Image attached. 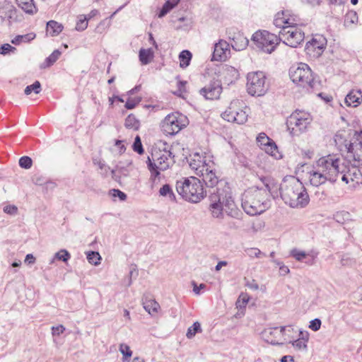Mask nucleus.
Returning <instances> with one entry per match:
<instances>
[{
  "instance_id": "obj_1",
  "label": "nucleus",
  "mask_w": 362,
  "mask_h": 362,
  "mask_svg": "<svg viewBox=\"0 0 362 362\" xmlns=\"http://www.w3.org/2000/svg\"><path fill=\"white\" fill-rule=\"evenodd\" d=\"M342 173H344V168L339 156L329 154L317 160L307 175L310 185L318 187L327 182H336Z\"/></svg>"
},
{
  "instance_id": "obj_2",
  "label": "nucleus",
  "mask_w": 362,
  "mask_h": 362,
  "mask_svg": "<svg viewBox=\"0 0 362 362\" xmlns=\"http://www.w3.org/2000/svg\"><path fill=\"white\" fill-rule=\"evenodd\" d=\"M209 193V210L213 218L223 219L224 210L228 216L237 220L242 219L243 213L236 207L229 186L224 185L223 187L216 188L214 192Z\"/></svg>"
},
{
  "instance_id": "obj_3",
  "label": "nucleus",
  "mask_w": 362,
  "mask_h": 362,
  "mask_svg": "<svg viewBox=\"0 0 362 362\" xmlns=\"http://www.w3.org/2000/svg\"><path fill=\"white\" fill-rule=\"evenodd\" d=\"M261 180L265 188L253 187L245 190L242 195L241 206L250 216L259 215L269 207V179L264 177Z\"/></svg>"
},
{
  "instance_id": "obj_4",
  "label": "nucleus",
  "mask_w": 362,
  "mask_h": 362,
  "mask_svg": "<svg viewBox=\"0 0 362 362\" xmlns=\"http://www.w3.org/2000/svg\"><path fill=\"white\" fill-rule=\"evenodd\" d=\"M281 197L291 208L302 209L310 202V197L303 183L293 177L284 180L280 186Z\"/></svg>"
},
{
  "instance_id": "obj_5",
  "label": "nucleus",
  "mask_w": 362,
  "mask_h": 362,
  "mask_svg": "<svg viewBox=\"0 0 362 362\" xmlns=\"http://www.w3.org/2000/svg\"><path fill=\"white\" fill-rule=\"evenodd\" d=\"M175 156L170 150L155 149L151 153V158L148 157L147 167L151 173L150 180L155 182L160 175V171H164L170 168L175 163Z\"/></svg>"
},
{
  "instance_id": "obj_6",
  "label": "nucleus",
  "mask_w": 362,
  "mask_h": 362,
  "mask_svg": "<svg viewBox=\"0 0 362 362\" xmlns=\"http://www.w3.org/2000/svg\"><path fill=\"white\" fill-rule=\"evenodd\" d=\"M177 192L186 201L198 203L206 195L201 181L195 177L182 178L176 182Z\"/></svg>"
},
{
  "instance_id": "obj_7",
  "label": "nucleus",
  "mask_w": 362,
  "mask_h": 362,
  "mask_svg": "<svg viewBox=\"0 0 362 362\" xmlns=\"http://www.w3.org/2000/svg\"><path fill=\"white\" fill-rule=\"evenodd\" d=\"M289 76L294 83L308 92L313 93L320 88V81L315 79L311 69L306 64L300 63L297 66L291 67Z\"/></svg>"
},
{
  "instance_id": "obj_8",
  "label": "nucleus",
  "mask_w": 362,
  "mask_h": 362,
  "mask_svg": "<svg viewBox=\"0 0 362 362\" xmlns=\"http://www.w3.org/2000/svg\"><path fill=\"white\" fill-rule=\"evenodd\" d=\"M247 91L252 96H262L269 89L267 77L262 71L250 72L247 75Z\"/></svg>"
},
{
  "instance_id": "obj_9",
  "label": "nucleus",
  "mask_w": 362,
  "mask_h": 362,
  "mask_svg": "<svg viewBox=\"0 0 362 362\" xmlns=\"http://www.w3.org/2000/svg\"><path fill=\"white\" fill-rule=\"evenodd\" d=\"M255 46L265 53H272L281 41V38L267 30H258L252 37Z\"/></svg>"
},
{
  "instance_id": "obj_10",
  "label": "nucleus",
  "mask_w": 362,
  "mask_h": 362,
  "mask_svg": "<svg viewBox=\"0 0 362 362\" xmlns=\"http://www.w3.org/2000/svg\"><path fill=\"white\" fill-rule=\"evenodd\" d=\"M311 121L312 118L308 112L296 110L288 118L286 124L293 136H298L307 129Z\"/></svg>"
},
{
  "instance_id": "obj_11",
  "label": "nucleus",
  "mask_w": 362,
  "mask_h": 362,
  "mask_svg": "<svg viewBox=\"0 0 362 362\" xmlns=\"http://www.w3.org/2000/svg\"><path fill=\"white\" fill-rule=\"evenodd\" d=\"M188 124L187 117L177 112L167 115L161 124L162 131L168 135H175Z\"/></svg>"
},
{
  "instance_id": "obj_12",
  "label": "nucleus",
  "mask_w": 362,
  "mask_h": 362,
  "mask_svg": "<svg viewBox=\"0 0 362 362\" xmlns=\"http://www.w3.org/2000/svg\"><path fill=\"white\" fill-rule=\"evenodd\" d=\"M297 24L284 27L279 32L281 41L291 47H297L305 38L304 32Z\"/></svg>"
},
{
  "instance_id": "obj_13",
  "label": "nucleus",
  "mask_w": 362,
  "mask_h": 362,
  "mask_svg": "<svg viewBox=\"0 0 362 362\" xmlns=\"http://www.w3.org/2000/svg\"><path fill=\"white\" fill-rule=\"evenodd\" d=\"M199 177L202 179L206 187L212 189V191L210 190L209 192H214L215 187H216V188H222L224 187V185L228 186L227 182L220 180L219 176L217 175L216 170L215 169L214 162H211Z\"/></svg>"
},
{
  "instance_id": "obj_14",
  "label": "nucleus",
  "mask_w": 362,
  "mask_h": 362,
  "mask_svg": "<svg viewBox=\"0 0 362 362\" xmlns=\"http://www.w3.org/2000/svg\"><path fill=\"white\" fill-rule=\"evenodd\" d=\"M239 104L238 100L232 101L230 106L222 113L223 119L230 122L244 124L247 120V114L238 107Z\"/></svg>"
},
{
  "instance_id": "obj_15",
  "label": "nucleus",
  "mask_w": 362,
  "mask_h": 362,
  "mask_svg": "<svg viewBox=\"0 0 362 362\" xmlns=\"http://www.w3.org/2000/svg\"><path fill=\"white\" fill-rule=\"evenodd\" d=\"M327 43V40L322 35L316 34L306 43L305 50L310 57L318 58L325 51Z\"/></svg>"
},
{
  "instance_id": "obj_16",
  "label": "nucleus",
  "mask_w": 362,
  "mask_h": 362,
  "mask_svg": "<svg viewBox=\"0 0 362 362\" xmlns=\"http://www.w3.org/2000/svg\"><path fill=\"white\" fill-rule=\"evenodd\" d=\"M222 90L221 81L219 80H212L199 90V94L206 100H213L220 98Z\"/></svg>"
},
{
  "instance_id": "obj_17",
  "label": "nucleus",
  "mask_w": 362,
  "mask_h": 362,
  "mask_svg": "<svg viewBox=\"0 0 362 362\" xmlns=\"http://www.w3.org/2000/svg\"><path fill=\"white\" fill-rule=\"evenodd\" d=\"M317 255L318 252L313 250L306 252L297 248H293L290 251L291 257H293L297 262H304L308 266L315 264Z\"/></svg>"
},
{
  "instance_id": "obj_18",
  "label": "nucleus",
  "mask_w": 362,
  "mask_h": 362,
  "mask_svg": "<svg viewBox=\"0 0 362 362\" xmlns=\"http://www.w3.org/2000/svg\"><path fill=\"white\" fill-rule=\"evenodd\" d=\"M230 54V44L226 40H220L214 45L212 61H225Z\"/></svg>"
},
{
  "instance_id": "obj_19",
  "label": "nucleus",
  "mask_w": 362,
  "mask_h": 362,
  "mask_svg": "<svg viewBox=\"0 0 362 362\" xmlns=\"http://www.w3.org/2000/svg\"><path fill=\"white\" fill-rule=\"evenodd\" d=\"M212 161L206 162L205 158H203L199 153H194L189 160V166L194 173L199 176L204 171Z\"/></svg>"
},
{
  "instance_id": "obj_20",
  "label": "nucleus",
  "mask_w": 362,
  "mask_h": 362,
  "mask_svg": "<svg viewBox=\"0 0 362 362\" xmlns=\"http://www.w3.org/2000/svg\"><path fill=\"white\" fill-rule=\"evenodd\" d=\"M220 73L223 82L227 85L235 83L240 76L239 71L237 69L226 64L222 66Z\"/></svg>"
},
{
  "instance_id": "obj_21",
  "label": "nucleus",
  "mask_w": 362,
  "mask_h": 362,
  "mask_svg": "<svg viewBox=\"0 0 362 362\" xmlns=\"http://www.w3.org/2000/svg\"><path fill=\"white\" fill-rule=\"evenodd\" d=\"M228 35L231 40L230 45L233 49L236 51L243 50L248 45V39L242 33L238 31L231 36V33L229 32Z\"/></svg>"
},
{
  "instance_id": "obj_22",
  "label": "nucleus",
  "mask_w": 362,
  "mask_h": 362,
  "mask_svg": "<svg viewBox=\"0 0 362 362\" xmlns=\"http://www.w3.org/2000/svg\"><path fill=\"white\" fill-rule=\"evenodd\" d=\"M345 146L348 153L351 154L350 156L353 157L355 161H358V163L362 165V140H356Z\"/></svg>"
},
{
  "instance_id": "obj_23",
  "label": "nucleus",
  "mask_w": 362,
  "mask_h": 362,
  "mask_svg": "<svg viewBox=\"0 0 362 362\" xmlns=\"http://www.w3.org/2000/svg\"><path fill=\"white\" fill-rule=\"evenodd\" d=\"M288 11H282L278 12L274 20V25L276 27L281 28L286 27V25H291V24H298L297 20L295 18H289Z\"/></svg>"
},
{
  "instance_id": "obj_24",
  "label": "nucleus",
  "mask_w": 362,
  "mask_h": 362,
  "mask_svg": "<svg viewBox=\"0 0 362 362\" xmlns=\"http://www.w3.org/2000/svg\"><path fill=\"white\" fill-rule=\"evenodd\" d=\"M344 173H340L341 175V180L346 184L350 182L358 183L361 179V172L358 168H352L351 169H348L346 171V167L344 165Z\"/></svg>"
},
{
  "instance_id": "obj_25",
  "label": "nucleus",
  "mask_w": 362,
  "mask_h": 362,
  "mask_svg": "<svg viewBox=\"0 0 362 362\" xmlns=\"http://www.w3.org/2000/svg\"><path fill=\"white\" fill-rule=\"evenodd\" d=\"M309 340V333L307 331L299 332L298 338L293 341H291L293 346L298 351H307L308 342Z\"/></svg>"
},
{
  "instance_id": "obj_26",
  "label": "nucleus",
  "mask_w": 362,
  "mask_h": 362,
  "mask_svg": "<svg viewBox=\"0 0 362 362\" xmlns=\"http://www.w3.org/2000/svg\"><path fill=\"white\" fill-rule=\"evenodd\" d=\"M362 102V92L360 90H352L345 98L348 106L357 107Z\"/></svg>"
},
{
  "instance_id": "obj_27",
  "label": "nucleus",
  "mask_w": 362,
  "mask_h": 362,
  "mask_svg": "<svg viewBox=\"0 0 362 362\" xmlns=\"http://www.w3.org/2000/svg\"><path fill=\"white\" fill-rule=\"evenodd\" d=\"M18 6L25 13L33 14L37 12V8L33 0H16Z\"/></svg>"
},
{
  "instance_id": "obj_28",
  "label": "nucleus",
  "mask_w": 362,
  "mask_h": 362,
  "mask_svg": "<svg viewBox=\"0 0 362 362\" xmlns=\"http://www.w3.org/2000/svg\"><path fill=\"white\" fill-rule=\"evenodd\" d=\"M139 57L143 65L149 64L154 57V52L151 48L144 49L139 50Z\"/></svg>"
},
{
  "instance_id": "obj_29",
  "label": "nucleus",
  "mask_w": 362,
  "mask_h": 362,
  "mask_svg": "<svg viewBox=\"0 0 362 362\" xmlns=\"http://www.w3.org/2000/svg\"><path fill=\"white\" fill-rule=\"evenodd\" d=\"M143 306L145 310L148 312L151 315H153L157 313L158 309L160 308L159 303L154 299L145 298L143 300Z\"/></svg>"
},
{
  "instance_id": "obj_30",
  "label": "nucleus",
  "mask_w": 362,
  "mask_h": 362,
  "mask_svg": "<svg viewBox=\"0 0 362 362\" xmlns=\"http://www.w3.org/2000/svg\"><path fill=\"white\" fill-rule=\"evenodd\" d=\"M63 30V25L55 21H49L47 23V33L50 36L58 35Z\"/></svg>"
},
{
  "instance_id": "obj_31",
  "label": "nucleus",
  "mask_w": 362,
  "mask_h": 362,
  "mask_svg": "<svg viewBox=\"0 0 362 362\" xmlns=\"http://www.w3.org/2000/svg\"><path fill=\"white\" fill-rule=\"evenodd\" d=\"M192 54L189 50H183L179 54L180 66L186 68L189 65Z\"/></svg>"
},
{
  "instance_id": "obj_32",
  "label": "nucleus",
  "mask_w": 362,
  "mask_h": 362,
  "mask_svg": "<svg viewBox=\"0 0 362 362\" xmlns=\"http://www.w3.org/2000/svg\"><path fill=\"white\" fill-rule=\"evenodd\" d=\"M124 126L127 129L138 130L140 126V122L134 115L131 114L125 119Z\"/></svg>"
},
{
  "instance_id": "obj_33",
  "label": "nucleus",
  "mask_w": 362,
  "mask_h": 362,
  "mask_svg": "<svg viewBox=\"0 0 362 362\" xmlns=\"http://www.w3.org/2000/svg\"><path fill=\"white\" fill-rule=\"evenodd\" d=\"M35 34L33 33H28L25 35H17L12 40L11 42L14 45H20L22 42H29L34 40Z\"/></svg>"
},
{
  "instance_id": "obj_34",
  "label": "nucleus",
  "mask_w": 362,
  "mask_h": 362,
  "mask_svg": "<svg viewBox=\"0 0 362 362\" xmlns=\"http://www.w3.org/2000/svg\"><path fill=\"white\" fill-rule=\"evenodd\" d=\"M159 194L162 197H168L169 200L171 202H175L176 199V197L170 187V185L165 184L159 190Z\"/></svg>"
},
{
  "instance_id": "obj_35",
  "label": "nucleus",
  "mask_w": 362,
  "mask_h": 362,
  "mask_svg": "<svg viewBox=\"0 0 362 362\" xmlns=\"http://www.w3.org/2000/svg\"><path fill=\"white\" fill-rule=\"evenodd\" d=\"M94 164L98 166V170H99V173L103 177H107V175H109L110 173L114 174V173H115L114 170H110V168L109 166H107L104 163V161L99 160L97 162H94Z\"/></svg>"
},
{
  "instance_id": "obj_36",
  "label": "nucleus",
  "mask_w": 362,
  "mask_h": 362,
  "mask_svg": "<svg viewBox=\"0 0 362 362\" xmlns=\"http://www.w3.org/2000/svg\"><path fill=\"white\" fill-rule=\"evenodd\" d=\"M201 325L199 322H195L187 329L186 336L188 339L193 338L197 333L202 332Z\"/></svg>"
},
{
  "instance_id": "obj_37",
  "label": "nucleus",
  "mask_w": 362,
  "mask_h": 362,
  "mask_svg": "<svg viewBox=\"0 0 362 362\" xmlns=\"http://www.w3.org/2000/svg\"><path fill=\"white\" fill-rule=\"evenodd\" d=\"M350 214L347 211H338L334 215V219L339 223L344 224L350 219Z\"/></svg>"
},
{
  "instance_id": "obj_38",
  "label": "nucleus",
  "mask_w": 362,
  "mask_h": 362,
  "mask_svg": "<svg viewBox=\"0 0 362 362\" xmlns=\"http://www.w3.org/2000/svg\"><path fill=\"white\" fill-rule=\"evenodd\" d=\"M358 21V15L356 11H349L344 17V23L346 25L355 23Z\"/></svg>"
},
{
  "instance_id": "obj_39",
  "label": "nucleus",
  "mask_w": 362,
  "mask_h": 362,
  "mask_svg": "<svg viewBox=\"0 0 362 362\" xmlns=\"http://www.w3.org/2000/svg\"><path fill=\"white\" fill-rule=\"evenodd\" d=\"M264 150L266 153H267L268 154H270L272 156L278 158V148L273 141H272L271 143L264 146Z\"/></svg>"
},
{
  "instance_id": "obj_40",
  "label": "nucleus",
  "mask_w": 362,
  "mask_h": 362,
  "mask_svg": "<svg viewBox=\"0 0 362 362\" xmlns=\"http://www.w3.org/2000/svg\"><path fill=\"white\" fill-rule=\"evenodd\" d=\"M41 90V86L39 81H35L32 85L28 86L25 89V94L30 95L33 91L37 94Z\"/></svg>"
},
{
  "instance_id": "obj_41",
  "label": "nucleus",
  "mask_w": 362,
  "mask_h": 362,
  "mask_svg": "<svg viewBox=\"0 0 362 362\" xmlns=\"http://www.w3.org/2000/svg\"><path fill=\"white\" fill-rule=\"evenodd\" d=\"M61 52L58 49H55L46 59L45 63L47 66H50L59 58Z\"/></svg>"
},
{
  "instance_id": "obj_42",
  "label": "nucleus",
  "mask_w": 362,
  "mask_h": 362,
  "mask_svg": "<svg viewBox=\"0 0 362 362\" xmlns=\"http://www.w3.org/2000/svg\"><path fill=\"white\" fill-rule=\"evenodd\" d=\"M88 24V21L86 16H80L76 25V29L79 31L84 30Z\"/></svg>"
},
{
  "instance_id": "obj_43",
  "label": "nucleus",
  "mask_w": 362,
  "mask_h": 362,
  "mask_svg": "<svg viewBox=\"0 0 362 362\" xmlns=\"http://www.w3.org/2000/svg\"><path fill=\"white\" fill-rule=\"evenodd\" d=\"M71 258V255L66 250H61L54 255V259L66 262Z\"/></svg>"
},
{
  "instance_id": "obj_44",
  "label": "nucleus",
  "mask_w": 362,
  "mask_h": 362,
  "mask_svg": "<svg viewBox=\"0 0 362 362\" xmlns=\"http://www.w3.org/2000/svg\"><path fill=\"white\" fill-rule=\"evenodd\" d=\"M109 194L113 198L118 197L120 201H125L127 199V194L117 189H112L109 191Z\"/></svg>"
},
{
  "instance_id": "obj_45",
  "label": "nucleus",
  "mask_w": 362,
  "mask_h": 362,
  "mask_svg": "<svg viewBox=\"0 0 362 362\" xmlns=\"http://www.w3.org/2000/svg\"><path fill=\"white\" fill-rule=\"evenodd\" d=\"M133 150L139 154L144 153V148L139 136H136L132 145Z\"/></svg>"
},
{
  "instance_id": "obj_46",
  "label": "nucleus",
  "mask_w": 362,
  "mask_h": 362,
  "mask_svg": "<svg viewBox=\"0 0 362 362\" xmlns=\"http://www.w3.org/2000/svg\"><path fill=\"white\" fill-rule=\"evenodd\" d=\"M32 164V159L28 156H23L19 159V165L23 168L29 169Z\"/></svg>"
},
{
  "instance_id": "obj_47",
  "label": "nucleus",
  "mask_w": 362,
  "mask_h": 362,
  "mask_svg": "<svg viewBox=\"0 0 362 362\" xmlns=\"http://www.w3.org/2000/svg\"><path fill=\"white\" fill-rule=\"evenodd\" d=\"M141 100L140 97L129 98L125 103V107L128 110L134 109L141 102Z\"/></svg>"
},
{
  "instance_id": "obj_48",
  "label": "nucleus",
  "mask_w": 362,
  "mask_h": 362,
  "mask_svg": "<svg viewBox=\"0 0 362 362\" xmlns=\"http://www.w3.org/2000/svg\"><path fill=\"white\" fill-rule=\"evenodd\" d=\"M257 141L261 146H267L272 141L270 139L266 134L260 133L257 137Z\"/></svg>"
},
{
  "instance_id": "obj_49",
  "label": "nucleus",
  "mask_w": 362,
  "mask_h": 362,
  "mask_svg": "<svg viewBox=\"0 0 362 362\" xmlns=\"http://www.w3.org/2000/svg\"><path fill=\"white\" fill-rule=\"evenodd\" d=\"M16 50V49L9 44H4L0 47V54L3 55L13 53Z\"/></svg>"
},
{
  "instance_id": "obj_50",
  "label": "nucleus",
  "mask_w": 362,
  "mask_h": 362,
  "mask_svg": "<svg viewBox=\"0 0 362 362\" xmlns=\"http://www.w3.org/2000/svg\"><path fill=\"white\" fill-rule=\"evenodd\" d=\"M119 351L123 354L125 358H129L132 355V351L130 347L126 344H121L119 346Z\"/></svg>"
},
{
  "instance_id": "obj_51",
  "label": "nucleus",
  "mask_w": 362,
  "mask_h": 362,
  "mask_svg": "<svg viewBox=\"0 0 362 362\" xmlns=\"http://www.w3.org/2000/svg\"><path fill=\"white\" fill-rule=\"evenodd\" d=\"M173 8V7L169 2H165L158 13V17L162 18L165 16Z\"/></svg>"
},
{
  "instance_id": "obj_52",
  "label": "nucleus",
  "mask_w": 362,
  "mask_h": 362,
  "mask_svg": "<svg viewBox=\"0 0 362 362\" xmlns=\"http://www.w3.org/2000/svg\"><path fill=\"white\" fill-rule=\"evenodd\" d=\"M321 324V320L318 318H315L310 321L309 328L315 332L318 331L320 329Z\"/></svg>"
},
{
  "instance_id": "obj_53",
  "label": "nucleus",
  "mask_w": 362,
  "mask_h": 362,
  "mask_svg": "<svg viewBox=\"0 0 362 362\" xmlns=\"http://www.w3.org/2000/svg\"><path fill=\"white\" fill-rule=\"evenodd\" d=\"M341 263L343 266H352L356 263V261L348 255H343L341 259Z\"/></svg>"
},
{
  "instance_id": "obj_54",
  "label": "nucleus",
  "mask_w": 362,
  "mask_h": 362,
  "mask_svg": "<svg viewBox=\"0 0 362 362\" xmlns=\"http://www.w3.org/2000/svg\"><path fill=\"white\" fill-rule=\"evenodd\" d=\"M109 22L107 19L102 21L99 25L95 28V32L103 33L108 27Z\"/></svg>"
},
{
  "instance_id": "obj_55",
  "label": "nucleus",
  "mask_w": 362,
  "mask_h": 362,
  "mask_svg": "<svg viewBox=\"0 0 362 362\" xmlns=\"http://www.w3.org/2000/svg\"><path fill=\"white\" fill-rule=\"evenodd\" d=\"M4 211L10 215H16L18 213V208L15 205H6L4 207Z\"/></svg>"
},
{
  "instance_id": "obj_56",
  "label": "nucleus",
  "mask_w": 362,
  "mask_h": 362,
  "mask_svg": "<svg viewBox=\"0 0 362 362\" xmlns=\"http://www.w3.org/2000/svg\"><path fill=\"white\" fill-rule=\"evenodd\" d=\"M101 259L102 257L99 252L92 251V264H94L95 266L100 264Z\"/></svg>"
},
{
  "instance_id": "obj_57",
  "label": "nucleus",
  "mask_w": 362,
  "mask_h": 362,
  "mask_svg": "<svg viewBox=\"0 0 362 362\" xmlns=\"http://www.w3.org/2000/svg\"><path fill=\"white\" fill-rule=\"evenodd\" d=\"M52 335L54 337L59 336L65 331V327L63 325H58L57 327H52Z\"/></svg>"
},
{
  "instance_id": "obj_58",
  "label": "nucleus",
  "mask_w": 362,
  "mask_h": 362,
  "mask_svg": "<svg viewBox=\"0 0 362 362\" xmlns=\"http://www.w3.org/2000/svg\"><path fill=\"white\" fill-rule=\"evenodd\" d=\"M247 252L250 257H260L262 255V252L257 248H250Z\"/></svg>"
},
{
  "instance_id": "obj_59",
  "label": "nucleus",
  "mask_w": 362,
  "mask_h": 362,
  "mask_svg": "<svg viewBox=\"0 0 362 362\" xmlns=\"http://www.w3.org/2000/svg\"><path fill=\"white\" fill-rule=\"evenodd\" d=\"M248 298L243 297L241 301V296H240L236 303L237 307L240 308H245L248 302Z\"/></svg>"
},
{
  "instance_id": "obj_60",
  "label": "nucleus",
  "mask_w": 362,
  "mask_h": 362,
  "mask_svg": "<svg viewBox=\"0 0 362 362\" xmlns=\"http://www.w3.org/2000/svg\"><path fill=\"white\" fill-rule=\"evenodd\" d=\"M277 264L279 265V271L281 275H286L290 272V270L287 266H285L284 264L279 262Z\"/></svg>"
},
{
  "instance_id": "obj_61",
  "label": "nucleus",
  "mask_w": 362,
  "mask_h": 362,
  "mask_svg": "<svg viewBox=\"0 0 362 362\" xmlns=\"http://www.w3.org/2000/svg\"><path fill=\"white\" fill-rule=\"evenodd\" d=\"M192 284H193V291L197 294V295H199L200 294V291L201 289L202 288H204L206 287V285L204 284H201L199 286L195 284V282H192Z\"/></svg>"
},
{
  "instance_id": "obj_62",
  "label": "nucleus",
  "mask_w": 362,
  "mask_h": 362,
  "mask_svg": "<svg viewBox=\"0 0 362 362\" xmlns=\"http://www.w3.org/2000/svg\"><path fill=\"white\" fill-rule=\"evenodd\" d=\"M227 227L230 230H237L239 228V226L234 221H228L227 222Z\"/></svg>"
},
{
  "instance_id": "obj_63",
  "label": "nucleus",
  "mask_w": 362,
  "mask_h": 362,
  "mask_svg": "<svg viewBox=\"0 0 362 362\" xmlns=\"http://www.w3.org/2000/svg\"><path fill=\"white\" fill-rule=\"evenodd\" d=\"M246 286L252 290H257L259 288V285L256 283L255 280L247 282L246 284Z\"/></svg>"
},
{
  "instance_id": "obj_64",
  "label": "nucleus",
  "mask_w": 362,
  "mask_h": 362,
  "mask_svg": "<svg viewBox=\"0 0 362 362\" xmlns=\"http://www.w3.org/2000/svg\"><path fill=\"white\" fill-rule=\"evenodd\" d=\"M280 362H294V358L292 356L286 355L281 358Z\"/></svg>"
}]
</instances>
